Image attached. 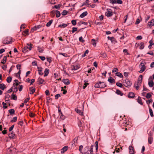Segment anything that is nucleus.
Listing matches in <instances>:
<instances>
[{
    "label": "nucleus",
    "mask_w": 154,
    "mask_h": 154,
    "mask_svg": "<svg viewBox=\"0 0 154 154\" xmlns=\"http://www.w3.org/2000/svg\"><path fill=\"white\" fill-rule=\"evenodd\" d=\"M75 110L78 114H79L81 115H83V112H82L80 110H79L78 109H75Z\"/></svg>",
    "instance_id": "obj_32"
},
{
    "label": "nucleus",
    "mask_w": 154,
    "mask_h": 154,
    "mask_svg": "<svg viewBox=\"0 0 154 154\" xmlns=\"http://www.w3.org/2000/svg\"><path fill=\"white\" fill-rule=\"evenodd\" d=\"M83 154H90V151L88 146L85 147L84 149V151L83 152Z\"/></svg>",
    "instance_id": "obj_7"
},
{
    "label": "nucleus",
    "mask_w": 154,
    "mask_h": 154,
    "mask_svg": "<svg viewBox=\"0 0 154 154\" xmlns=\"http://www.w3.org/2000/svg\"><path fill=\"white\" fill-rule=\"evenodd\" d=\"M72 32L74 33L75 32L77 31L78 30V29L76 27H73L72 29Z\"/></svg>",
    "instance_id": "obj_59"
},
{
    "label": "nucleus",
    "mask_w": 154,
    "mask_h": 154,
    "mask_svg": "<svg viewBox=\"0 0 154 154\" xmlns=\"http://www.w3.org/2000/svg\"><path fill=\"white\" fill-rule=\"evenodd\" d=\"M84 81L85 82V83L83 86V88L85 89L87 87L88 84V83H87L88 82V81H87L86 80H85Z\"/></svg>",
    "instance_id": "obj_47"
},
{
    "label": "nucleus",
    "mask_w": 154,
    "mask_h": 154,
    "mask_svg": "<svg viewBox=\"0 0 154 154\" xmlns=\"http://www.w3.org/2000/svg\"><path fill=\"white\" fill-rule=\"evenodd\" d=\"M154 85V82L152 81H150L148 82V85L150 87H152Z\"/></svg>",
    "instance_id": "obj_37"
},
{
    "label": "nucleus",
    "mask_w": 154,
    "mask_h": 154,
    "mask_svg": "<svg viewBox=\"0 0 154 154\" xmlns=\"http://www.w3.org/2000/svg\"><path fill=\"white\" fill-rule=\"evenodd\" d=\"M49 70L48 69H45L44 72V76L45 77L47 76L49 73Z\"/></svg>",
    "instance_id": "obj_17"
},
{
    "label": "nucleus",
    "mask_w": 154,
    "mask_h": 154,
    "mask_svg": "<svg viewBox=\"0 0 154 154\" xmlns=\"http://www.w3.org/2000/svg\"><path fill=\"white\" fill-rule=\"evenodd\" d=\"M148 25L149 26H152L154 25V20H152L151 21L149 22L148 23Z\"/></svg>",
    "instance_id": "obj_20"
},
{
    "label": "nucleus",
    "mask_w": 154,
    "mask_h": 154,
    "mask_svg": "<svg viewBox=\"0 0 154 154\" xmlns=\"http://www.w3.org/2000/svg\"><path fill=\"white\" fill-rule=\"evenodd\" d=\"M67 14V11L66 10H63L61 14L63 15H65Z\"/></svg>",
    "instance_id": "obj_57"
},
{
    "label": "nucleus",
    "mask_w": 154,
    "mask_h": 154,
    "mask_svg": "<svg viewBox=\"0 0 154 154\" xmlns=\"http://www.w3.org/2000/svg\"><path fill=\"white\" fill-rule=\"evenodd\" d=\"M60 116V119L61 120H64L65 118V116H64L62 112H61L59 114Z\"/></svg>",
    "instance_id": "obj_21"
},
{
    "label": "nucleus",
    "mask_w": 154,
    "mask_h": 154,
    "mask_svg": "<svg viewBox=\"0 0 154 154\" xmlns=\"http://www.w3.org/2000/svg\"><path fill=\"white\" fill-rule=\"evenodd\" d=\"M89 0H86V1L84 2L83 5H82V6L85 5H86L87 6H89Z\"/></svg>",
    "instance_id": "obj_30"
},
{
    "label": "nucleus",
    "mask_w": 154,
    "mask_h": 154,
    "mask_svg": "<svg viewBox=\"0 0 154 154\" xmlns=\"http://www.w3.org/2000/svg\"><path fill=\"white\" fill-rule=\"evenodd\" d=\"M45 82L44 80L42 78H39L38 79V83L39 85H41L43 83Z\"/></svg>",
    "instance_id": "obj_11"
},
{
    "label": "nucleus",
    "mask_w": 154,
    "mask_h": 154,
    "mask_svg": "<svg viewBox=\"0 0 154 154\" xmlns=\"http://www.w3.org/2000/svg\"><path fill=\"white\" fill-rule=\"evenodd\" d=\"M12 80V78L10 76H9L7 77V82L8 83H10Z\"/></svg>",
    "instance_id": "obj_43"
},
{
    "label": "nucleus",
    "mask_w": 154,
    "mask_h": 154,
    "mask_svg": "<svg viewBox=\"0 0 154 154\" xmlns=\"http://www.w3.org/2000/svg\"><path fill=\"white\" fill-rule=\"evenodd\" d=\"M21 70H19L18 72L16 74V76L20 78V74L21 73Z\"/></svg>",
    "instance_id": "obj_60"
},
{
    "label": "nucleus",
    "mask_w": 154,
    "mask_h": 154,
    "mask_svg": "<svg viewBox=\"0 0 154 154\" xmlns=\"http://www.w3.org/2000/svg\"><path fill=\"white\" fill-rule=\"evenodd\" d=\"M88 52H89V51L88 50H86V51H85V53L82 55V57H84L86 56V54H88Z\"/></svg>",
    "instance_id": "obj_50"
},
{
    "label": "nucleus",
    "mask_w": 154,
    "mask_h": 154,
    "mask_svg": "<svg viewBox=\"0 0 154 154\" xmlns=\"http://www.w3.org/2000/svg\"><path fill=\"white\" fill-rule=\"evenodd\" d=\"M38 50L40 53L43 52V49L40 48L39 47H38Z\"/></svg>",
    "instance_id": "obj_54"
},
{
    "label": "nucleus",
    "mask_w": 154,
    "mask_h": 154,
    "mask_svg": "<svg viewBox=\"0 0 154 154\" xmlns=\"http://www.w3.org/2000/svg\"><path fill=\"white\" fill-rule=\"evenodd\" d=\"M28 50L26 48V47H24L23 49V50H22V51L24 53H26V52H27V51H28Z\"/></svg>",
    "instance_id": "obj_46"
},
{
    "label": "nucleus",
    "mask_w": 154,
    "mask_h": 154,
    "mask_svg": "<svg viewBox=\"0 0 154 154\" xmlns=\"http://www.w3.org/2000/svg\"><path fill=\"white\" fill-rule=\"evenodd\" d=\"M12 88V89L14 92H16L18 90L17 87L16 86H15L14 87H13V85Z\"/></svg>",
    "instance_id": "obj_45"
},
{
    "label": "nucleus",
    "mask_w": 154,
    "mask_h": 154,
    "mask_svg": "<svg viewBox=\"0 0 154 154\" xmlns=\"http://www.w3.org/2000/svg\"><path fill=\"white\" fill-rule=\"evenodd\" d=\"M142 75H140L139 76V78H138V82H137V83H139L140 85L142 82Z\"/></svg>",
    "instance_id": "obj_24"
},
{
    "label": "nucleus",
    "mask_w": 154,
    "mask_h": 154,
    "mask_svg": "<svg viewBox=\"0 0 154 154\" xmlns=\"http://www.w3.org/2000/svg\"><path fill=\"white\" fill-rule=\"evenodd\" d=\"M139 45L140 46V49H143L144 47V43L143 42L140 43Z\"/></svg>",
    "instance_id": "obj_35"
},
{
    "label": "nucleus",
    "mask_w": 154,
    "mask_h": 154,
    "mask_svg": "<svg viewBox=\"0 0 154 154\" xmlns=\"http://www.w3.org/2000/svg\"><path fill=\"white\" fill-rule=\"evenodd\" d=\"M137 102L139 103L141 105H142L143 104L142 100L140 97H138L137 99Z\"/></svg>",
    "instance_id": "obj_40"
},
{
    "label": "nucleus",
    "mask_w": 154,
    "mask_h": 154,
    "mask_svg": "<svg viewBox=\"0 0 154 154\" xmlns=\"http://www.w3.org/2000/svg\"><path fill=\"white\" fill-rule=\"evenodd\" d=\"M140 86V84L139 83H135L134 84V87L137 90H138L139 89Z\"/></svg>",
    "instance_id": "obj_23"
},
{
    "label": "nucleus",
    "mask_w": 154,
    "mask_h": 154,
    "mask_svg": "<svg viewBox=\"0 0 154 154\" xmlns=\"http://www.w3.org/2000/svg\"><path fill=\"white\" fill-rule=\"evenodd\" d=\"M28 32H29V30L27 29L26 30L24 31L23 32V35H26L28 34Z\"/></svg>",
    "instance_id": "obj_52"
},
{
    "label": "nucleus",
    "mask_w": 154,
    "mask_h": 154,
    "mask_svg": "<svg viewBox=\"0 0 154 154\" xmlns=\"http://www.w3.org/2000/svg\"><path fill=\"white\" fill-rule=\"evenodd\" d=\"M79 68V67L77 65L73 66L72 69L73 70H76L78 69Z\"/></svg>",
    "instance_id": "obj_49"
},
{
    "label": "nucleus",
    "mask_w": 154,
    "mask_h": 154,
    "mask_svg": "<svg viewBox=\"0 0 154 154\" xmlns=\"http://www.w3.org/2000/svg\"><path fill=\"white\" fill-rule=\"evenodd\" d=\"M135 97L134 93L132 92H130L128 94V97L129 98H133Z\"/></svg>",
    "instance_id": "obj_18"
},
{
    "label": "nucleus",
    "mask_w": 154,
    "mask_h": 154,
    "mask_svg": "<svg viewBox=\"0 0 154 154\" xmlns=\"http://www.w3.org/2000/svg\"><path fill=\"white\" fill-rule=\"evenodd\" d=\"M149 114H150V116L152 117H153L154 115H153V111H152V110L149 107Z\"/></svg>",
    "instance_id": "obj_38"
},
{
    "label": "nucleus",
    "mask_w": 154,
    "mask_h": 154,
    "mask_svg": "<svg viewBox=\"0 0 154 154\" xmlns=\"http://www.w3.org/2000/svg\"><path fill=\"white\" fill-rule=\"evenodd\" d=\"M71 23L73 26H75L76 24V20H73L71 21Z\"/></svg>",
    "instance_id": "obj_55"
},
{
    "label": "nucleus",
    "mask_w": 154,
    "mask_h": 154,
    "mask_svg": "<svg viewBox=\"0 0 154 154\" xmlns=\"http://www.w3.org/2000/svg\"><path fill=\"white\" fill-rule=\"evenodd\" d=\"M114 13H115V12H113L111 9L108 8L105 13V15L107 17H110Z\"/></svg>",
    "instance_id": "obj_2"
},
{
    "label": "nucleus",
    "mask_w": 154,
    "mask_h": 154,
    "mask_svg": "<svg viewBox=\"0 0 154 154\" xmlns=\"http://www.w3.org/2000/svg\"><path fill=\"white\" fill-rule=\"evenodd\" d=\"M11 98L14 100H16L17 97L16 94H12L11 96Z\"/></svg>",
    "instance_id": "obj_33"
},
{
    "label": "nucleus",
    "mask_w": 154,
    "mask_h": 154,
    "mask_svg": "<svg viewBox=\"0 0 154 154\" xmlns=\"http://www.w3.org/2000/svg\"><path fill=\"white\" fill-rule=\"evenodd\" d=\"M63 82L66 85H68L70 84V82L68 79H63Z\"/></svg>",
    "instance_id": "obj_13"
},
{
    "label": "nucleus",
    "mask_w": 154,
    "mask_h": 154,
    "mask_svg": "<svg viewBox=\"0 0 154 154\" xmlns=\"http://www.w3.org/2000/svg\"><path fill=\"white\" fill-rule=\"evenodd\" d=\"M32 45L31 44H27V46H26L27 48V49H28L29 51H30L32 49Z\"/></svg>",
    "instance_id": "obj_34"
},
{
    "label": "nucleus",
    "mask_w": 154,
    "mask_h": 154,
    "mask_svg": "<svg viewBox=\"0 0 154 154\" xmlns=\"http://www.w3.org/2000/svg\"><path fill=\"white\" fill-rule=\"evenodd\" d=\"M6 86L4 84H0V89L2 90H4L6 88Z\"/></svg>",
    "instance_id": "obj_25"
},
{
    "label": "nucleus",
    "mask_w": 154,
    "mask_h": 154,
    "mask_svg": "<svg viewBox=\"0 0 154 154\" xmlns=\"http://www.w3.org/2000/svg\"><path fill=\"white\" fill-rule=\"evenodd\" d=\"M116 93L122 96L123 95V93H122L121 91L119 90H117L116 91Z\"/></svg>",
    "instance_id": "obj_39"
},
{
    "label": "nucleus",
    "mask_w": 154,
    "mask_h": 154,
    "mask_svg": "<svg viewBox=\"0 0 154 154\" xmlns=\"http://www.w3.org/2000/svg\"><path fill=\"white\" fill-rule=\"evenodd\" d=\"M93 147L94 146L93 145H91V146L90 149L89 150L90 152V154H93Z\"/></svg>",
    "instance_id": "obj_48"
},
{
    "label": "nucleus",
    "mask_w": 154,
    "mask_h": 154,
    "mask_svg": "<svg viewBox=\"0 0 154 154\" xmlns=\"http://www.w3.org/2000/svg\"><path fill=\"white\" fill-rule=\"evenodd\" d=\"M61 6V5L60 4H58L57 5H55L52 7V8H55L57 9H59L60 7Z\"/></svg>",
    "instance_id": "obj_27"
},
{
    "label": "nucleus",
    "mask_w": 154,
    "mask_h": 154,
    "mask_svg": "<svg viewBox=\"0 0 154 154\" xmlns=\"http://www.w3.org/2000/svg\"><path fill=\"white\" fill-rule=\"evenodd\" d=\"M23 86L22 85H20L19 86V89L20 91H21L23 89Z\"/></svg>",
    "instance_id": "obj_63"
},
{
    "label": "nucleus",
    "mask_w": 154,
    "mask_h": 154,
    "mask_svg": "<svg viewBox=\"0 0 154 154\" xmlns=\"http://www.w3.org/2000/svg\"><path fill=\"white\" fill-rule=\"evenodd\" d=\"M139 67L141 69V70L139 71L140 73H142L146 69V67L144 63H141L139 65Z\"/></svg>",
    "instance_id": "obj_4"
},
{
    "label": "nucleus",
    "mask_w": 154,
    "mask_h": 154,
    "mask_svg": "<svg viewBox=\"0 0 154 154\" xmlns=\"http://www.w3.org/2000/svg\"><path fill=\"white\" fill-rule=\"evenodd\" d=\"M88 14L87 11H85L82 13L80 16V17L81 18H83L85 16H86Z\"/></svg>",
    "instance_id": "obj_22"
},
{
    "label": "nucleus",
    "mask_w": 154,
    "mask_h": 154,
    "mask_svg": "<svg viewBox=\"0 0 154 154\" xmlns=\"http://www.w3.org/2000/svg\"><path fill=\"white\" fill-rule=\"evenodd\" d=\"M12 42V38L11 37H8L5 38L3 41L4 44H10Z\"/></svg>",
    "instance_id": "obj_3"
},
{
    "label": "nucleus",
    "mask_w": 154,
    "mask_h": 154,
    "mask_svg": "<svg viewBox=\"0 0 154 154\" xmlns=\"http://www.w3.org/2000/svg\"><path fill=\"white\" fill-rule=\"evenodd\" d=\"M108 39L110 40L113 43H115L116 42V39L113 37L108 36Z\"/></svg>",
    "instance_id": "obj_9"
},
{
    "label": "nucleus",
    "mask_w": 154,
    "mask_h": 154,
    "mask_svg": "<svg viewBox=\"0 0 154 154\" xmlns=\"http://www.w3.org/2000/svg\"><path fill=\"white\" fill-rule=\"evenodd\" d=\"M153 137L151 136H149L148 138V143L150 144H151L153 141Z\"/></svg>",
    "instance_id": "obj_15"
},
{
    "label": "nucleus",
    "mask_w": 154,
    "mask_h": 154,
    "mask_svg": "<svg viewBox=\"0 0 154 154\" xmlns=\"http://www.w3.org/2000/svg\"><path fill=\"white\" fill-rule=\"evenodd\" d=\"M116 76L120 78H122L123 77V75L120 72H117L116 73Z\"/></svg>",
    "instance_id": "obj_31"
},
{
    "label": "nucleus",
    "mask_w": 154,
    "mask_h": 154,
    "mask_svg": "<svg viewBox=\"0 0 154 154\" xmlns=\"http://www.w3.org/2000/svg\"><path fill=\"white\" fill-rule=\"evenodd\" d=\"M91 42L92 44L94 46H95L96 45V43L94 39H92L91 40Z\"/></svg>",
    "instance_id": "obj_51"
},
{
    "label": "nucleus",
    "mask_w": 154,
    "mask_h": 154,
    "mask_svg": "<svg viewBox=\"0 0 154 154\" xmlns=\"http://www.w3.org/2000/svg\"><path fill=\"white\" fill-rule=\"evenodd\" d=\"M18 81L17 80H14V83H13V87L15 86H17L19 84H18Z\"/></svg>",
    "instance_id": "obj_29"
},
{
    "label": "nucleus",
    "mask_w": 154,
    "mask_h": 154,
    "mask_svg": "<svg viewBox=\"0 0 154 154\" xmlns=\"http://www.w3.org/2000/svg\"><path fill=\"white\" fill-rule=\"evenodd\" d=\"M60 97V95L59 94H56L55 96V99H57L59 97Z\"/></svg>",
    "instance_id": "obj_64"
},
{
    "label": "nucleus",
    "mask_w": 154,
    "mask_h": 154,
    "mask_svg": "<svg viewBox=\"0 0 154 154\" xmlns=\"http://www.w3.org/2000/svg\"><path fill=\"white\" fill-rule=\"evenodd\" d=\"M108 81L111 83L115 82V80L114 79L112 78V77H109L108 80Z\"/></svg>",
    "instance_id": "obj_19"
},
{
    "label": "nucleus",
    "mask_w": 154,
    "mask_h": 154,
    "mask_svg": "<svg viewBox=\"0 0 154 154\" xmlns=\"http://www.w3.org/2000/svg\"><path fill=\"white\" fill-rule=\"evenodd\" d=\"M123 52L126 55L129 54L128 52V50L126 49H125L123 50Z\"/></svg>",
    "instance_id": "obj_62"
},
{
    "label": "nucleus",
    "mask_w": 154,
    "mask_h": 154,
    "mask_svg": "<svg viewBox=\"0 0 154 154\" xmlns=\"http://www.w3.org/2000/svg\"><path fill=\"white\" fill-rule=\"evenodd\" d=\"M123 85L126 87H129L131 85L132 83L128 80L126 79L123 82Z\"/></svg>",
    "instance_id": "obj_5"
},
{
    "label": "nucleus",
    "mask_w": 154,
    "mask_h": 154,
    "mask_svg": "<svg viewBox=\"0 0 154 154\" xmlns=\"http://www.w3.org/2000/svg\"><path fill=\"white\" fill-rule=\"evenodd\" d=\"M8 111L10 113V114L11 115H12V114H14L15 111L14 109H9L8 110Z\"/></svg>",
    "instance_id": "obj_41"
},
{
    "label": "nucleus",
    "mask_w": 154,
    "mask_h": 154,
    "mask_svg": "<svg viewBox=\"0 0 154 154\" xmlns=\"http://www.w3.org/2000/svg\"><path fill=\"white\" fill-rule=\"evenodd\" d=\"M119 124L123 126H126L128 124H129V122L127 120H125L123 121V120L119 122Z\"/></svg>",
    "instance_id": "obj_6"
},
{
    "label": "nucleus",
    "mask_w": 154,
    "mask_h": 154,
    "mask_svg": "<svg viewBox=\"0 0 154 154\" xmlns=\"http://www.w3.org/2000/svg\"><path fill=\"white\" fill-rule=\"evenodd\" d=\"M106 86L105 83L103 82H99L95 85L96 88H103Z\"/></svg>",
    "instance_id": "obj_1"
},
{
    "label": "nucleus",
    "mask_w": 154,
    "mask_h": 154,
    "mask_svg": "<svg viewBox=\"0 0 154 154\" xmlns=\"http://www.w3.org/2000/svg\"><path fill=\"white\" fill-rule=\"evenodd\" d=\"M116 85L117 86L120 88H122V84L120 82H117L116 83Z\"/></svg>",
    "instance_id": "obj_56"
},
{
    "label": "nucleus",
    "mask_w": 154,
    "mask_h": 154,
    "mask_svg": "<svg viewBox=\"0 0 154 154\" xmlns=\"http://www.w3.org/2000/svg\"><path fill=\"white\" fill-rule=\"evenodd\" d=\"M83 146L82 145H81L79 146V150L80 151V152L83 154V152L82 150V149L83 148Z\"/></svg>",
    "instance_id": "obj_61"
},
{
    "label": "nucleus",
    "mask_w": 154,
    "mask_h": 154,
    "mask_svg": "<svg viewBox=\"0 0 154 154\" xmlns=\"http://www.w3.org/2000/svg\"><path fill=\"white\" fill-rule=\"evenodd\" d=\"M152 96L151 94L150 93H147L146 96V97L148 99L150 98Z\"/></svg>",
    "instance_id": "obj_58"
},
{
    "label": "nucleus",
    "mask_w": 154,
    "mask_h": 154,
    "mask_svg": "<svg viewBox=\"0 0 154 154\" xmlns=\"http://www.w3.org/2000/svg\"><path fill=\"white\" fill-rule=\"evenodd\" d=\"M68 149L67 146H65L63 147L61 150V153L62 154L63 153L65 152Z\"/></svg>",
    "instance_id": "obj_8"
},
{
    "label": "nucleus",
    "mask_w": 154,
    "mask_h": 154,
    "mask_svg": "<svg viewBox=\"0 0 154 154\" xmlns=\"http://www.w3.org/2000/svg\"><path fill=\"white\" fill-rule=\"evenodd\" d=\"M30 91V94H32L35 91V89L33 87H30L29 88Z\"/></svg>",
    "instance_id": "obj_14"
},
{
    "label": "nucleus",
    "mask_w": 154,
    "mask_h": 154,
    "mask_svg": "<svg viewBox=\"0 0 154 154\" xmlns=\"http://www.w3.org/2000/svg\"><path fill=\"white\" fill-rule=\"evenodd\" d=\"M17 119V117H14L13 118V119L11 120V122H16Z\"/></svg>",
    "instance_id": "obj_53"
},
{
    "label": "nucleus",
    "mask_w": 154,
    "mask_h": 154,
    "mask_svg": "<svg viewBox=\"0 0 154 154\" xmlns=\"http://www.w3.org/2000/svg\"><path fill=\"white\" fill-rule=\"evenodd\" d=\"M53 20H50L48 23L46 24V26L47 27H49L50 26L51 23L53 22Z\"/></svg>",
    "instance_id": "obj_42"
},
{
    "label": "nucleus",
    "mask_w": 154,
    "mask_h": 154,
    "mask_svg": "<svg viewBox=\"0 0 154 154\" xmlns=\"http://www.w3.org/2000/svg\"><path fill=\"white\" fill-rule=\"evenodd\" d=\"M68 25V24L66 23H63V24H60L59 25L58 27L64 28L66 27Z\"/></svg>",
    "instance_id": "obj_26"
},
{
    "label": "nucleus",
    "mask_w": 154,
    "mask_h": 154,
    "mask_svg": "<svg viewBox=\"0 0 154 154\" xmlns=\"http://www.w3.org/2000/svg\"><path fill=\"white\" fill-rule=\"evenodd\" d=\"M38 71L39 74L42 75L43 74V73L42 72V68L38 67Z\"/></svg>",
    "instance_id": "obj_28"
},
{
    "label": "nucleus",
    "mask_w": 154,
    "mask_h": 154,
    "mask_svg": "<svg viewBox=\"0 0 154 154\" xmlns=\"http://www.w3.org/2000/svg\"><path fill=\"white\" fill-rule=\"evenodd\" d=\"M129 149L130 153V154H134V151L133 147L132 146H130L129 147Z\"/></svg>",
    "instance_id": "obj_16"
},
{
    "label": "nucleus",
    "mask_w": 154,
    "mask_h": 154,
    "mask_svg": "<svg viewBox=\"0 0 154 154\" xmlns=\"http://www.w3.org/2000/svg\"><path fill=\"white\" fill-rule=\"evenodd\" d=\"M42 26V25H38L37 26H35L33 28H32L31 30L32 31H34L37 30L38 29L40 28Z\"/></svg>",
    "instance_id": "obj_12"
},
{
    "label": "nucleus",
    "mask_w": 154,
    "mask_h": 154,
    "mask_svg": "<svg viewBox=\"0 0 154 154\" xmlns=\"http://www.w3.org/2000/svg\"><path fill=\"white\" fill-rule=\"evenodd\" d=\"M7 59V57L6 56H4L3 58V61H2L1 63H2L4 64L6 61Z\"/></svg>",
    "instance_id": "obj_44"
},
{
    "label": "nucleus",
    "mask_w": 154,
    "mask_h": 154,
    "mask_svg": "<svg viewBox=\"0 0 154 154\" xmlns=\"http://www.w3.org/2000/svg\"><path fill=\"white\" fill-rule=\"evenodd\" d=\"M9 137L10 138H14L15 137V134L14 132H12L8 134Z\"/></svg>",
    "instance_id": "obj_10"
},
{
    "label": "nucleus",
    "mask_w": 154,
    "mask_h": 154,
    "mask_svg": "<svg viewBox=\"0 0 154 154\" xmlns=\"http://www.w3.org/2000/svg\"><path fill=\"white\" fill-rule=\"evenodd\" d=\"M56 15L57 17H59L60 15V12L58 10H56Z\"/></svg>",
    "instance_id": "obj_36"
}]
</instances>
